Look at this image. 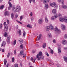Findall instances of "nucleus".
Instances as JSON below:
<instances>
[{
    "instance_id": "obj_41",
    "label": "nucleus",
    "mask_w": 67,
    "mask_h": 67,
    "mask_svg": "<svg viewBox=\"0 0 67 67\" xmlns=\"http://www.w3.org/2000/svg\"><path fill=\"white\" fill-rule=\"evenodd\" d=\"M7 35H8V33L6 32H5L4 34V36L5 37H7Z\"/></svg>"
},
{
    "instance_id": "obj_39",
    "label": "nucleus",
    "mask_w": 67,
    "mask_h": 67,
    "mask_svg": "<svg viewBox=\"0 0 67 67\" xmlns=\"http://www.w3.org/2000/svg\"><path fill=\"white\" fill-rule=\"evenodd\" d=\"M16 40H15L13 41V45H15V44H16Z\"/></svg>"
},
{
    "instance_id": "obj_58",
    "label": "nucleus",
    "mask_w": 67,
    "mask_h": 67,
    "mask_svg": "<svg viewBox=\"0 0 67 67\" xmlns=\"http://www.w3.org/2000/svg\"><path fill=\"white\" fill-rule=\"evenodd\" d=\"M20 66L21 67H22L23 66V64H22V63H20Z\"/></svg>"
},
{
    "instance_id": "obj_2",
    "label": "nucleus",
    "mask_w": 67,
    "mask_h": 67,
    "mask_svg": "<svg viewBox=\"0 0 67 67\" xmlns=\"http://www.w3.org/2000/svg\"><path fill=\"white\" fill-rule=\"evenodd\" d=\"M4 25V29L5 32H7L8 30V24H6V22H5L3 24Z\"/></svg>"
},
{
    "instance_id": "obj_50",
    "label": "nucleus",
    "mask_w": 67,
    "mask_h": 67,
    "mask_svg": "<svg viewBox=\"0 0 67 67\" xmlns=\"http://www.w3.org/2000/svg\"><path fill=\"white\" fill-rule=\"evenodd\" d=\"M19 35H21V30H19Z\"/></svg>"
},
{
    "instance_id": "obj_19",
    "label": "nucleus",
    "mask_w": 67,
    "mask_h": 67,
    "mask_svg": "<svg viewBox=\"0 0 67 67\" xmlns=\"http://www.w3.org/2000/svg\"><path fill=\"white\" fill-rule=\"evenodd\" d=\"M59 20L60 22H64V18H61L59 19Z\"/></svg>"
},
{
    "instance_id": "obj_44",
    "label": "nucleus",
    "mask_w": 67,
    "mask_h": 67,
    "mask_svg": "<svg viewBox=\"0 0 67 67\" xmlns=\"http://www.w3.org/2000/svg\"><path fill=\"white\" fill-rule=\"evenodd\" d=\"M30 19L31 21H34V18L33 17H31Z\"/></svg>"
},
{
    "instance_id": "obj_51",
    "label": "nucleus",
    "mask_w": 67,
    "mask_h": 67,
    "mask_svg": "<svg viewBox=\"0 0 67 67\" xmlns=\"http://www.w3.org/2000/svg\"><path fill=\"white\" fill-rule=\"evenodd\" d=\"M20 47L21 48H23V44H21L20 46Z\"/></svg>"
},
{
    "instance_id": "obj_57",
    "label": "nucleus",
    "mask_w": 67,
    "mask_h": 67,
    "mask_svg": "<svg viewBox=\"0 0 67 67\" xmlns=\"http://www.w3.org/2000/svg\"><path fill=\"white\" fill-rule=\"evenodd\" d=\"M61 2L62 4H64V0H62Z\"/></svg>"
},
{
    "instance_id": "obj_31",
    "label": "nucleus",
    "mask_w": 67,
    "mask_h": 67,
    "mask_svg": "<svg viewBox=\"0 0 67 67\" xmlns=\"http://www.w3.org/2000/svg\"><path fill=\"white\" fill-rule=\"evenodd\" d=\"M62 8H63L64 9H66L67 8V6L65 5H63L62 6Z\"/></svg>"
},
{
    "instance_id": "obj_61",
    "label": "nucleus",
    "mask_w": 67,
    "mask_h": 67,
    "mask_svg": "<svg viewBox=\"0 0 67 67\" xmlns=\"http://www.w3.org/2000/svg\"><path fill=\"white\" fill-rule=\"evenodd\" d=\"M7 22L8 24H9V23H10V22H9V20L7 21Z\"/></svg>"
},
{
    "instance_id": "obj_37",
    "label": "nucleus",
    "mask_w": 67,
    "mask_h": 67,
    "mask_svg": "<svg viewBox=\"0 0 67 67\" xmlns=\"http://www.w3.org/2000/svg\"><path fill=\"white\" fill-rule=\"evenodd\" d=\"M50 52L51 53L53 54L54 53V51H53V50L52 49H51L50 50Z\"/></svg>"
},
{
    "instance_id": "obj_6",
    "label": "nucleus",
    "mask_w": 67,
    "mask_h": 67,
    "mask_svg": "<svg viewBox=\"0 0 67 67\" xmlns=\"http://www.w3.org/2000/svg\"><path fill=\"white\" fill-rule=\"evenodd\" d=\"M8 3L9 5L8 7L9 10H11L12 9V4L11 3V2L10 1L8 2Z\"/></svg>"
},
{
    "instance_id": "obj_15",
    "label": "nucleus",
    "mask_w": 67,
    "mask_h": 67,
    "mask_svg": "<svg viewBox=\"0 0 67 67\" xmlns=\"http://www.w3.org/2000/svg\"><path fill=\"white\" fill-rule=\"evenodd\" d=\"M50 30L51 31H52V30H54V29H55V28L54 26H50Z\"/></svg>"
},
{
    "instance_id": "obj_53",
    "label": "nucleus",
    "mask_w": 67,
    "mask_h": 67,
    "mask_svg": "<svg viewBox=\"0 0 67 67\" xmlns=\"http://www.w3.org/2000/svg\"><path fill=\"white\" fill-rule=\"evenodd\" d=\"M30 16H32V15H33V13L32 12H30Z\"/></svg>"
},
{
    "instance_id": "obj_64",
    "label": "nucleus",
    "mask_w": 67,
    "mask_h": 67,
    "mask_svg": "<svg viewBox=\"0 0 67 67\" xmlns=\"http://www.w3.org/2000/svg\"><path fill=\"white\" fill-rule=\"evenodd\" d=\"M4 52V49H2V52L3 53Z\"/></svg>"
},
{
    "instance_id": "obj_5",
    "label": "nucleus",
    "mask_w": 67,
    "mask_h": 67,
    "mask_svg": "<svg viewBox=\"0 0 67 67\" xmlns=\"http://www.w3.org/2000/svg\"><path fill=\"white\" fill-rule=\"evenodd\" d=\"M24 52L23 50H21L20 51V54L21 55H23V57L25 58L26 56V54L25 53H24Z\"/></svg>"
},
{
    "instance_id": "obj_49",
    "label": "nucleus",
    "mask_w": 67,
    "mask_h": 67,
    "mask_svg": "<svg viewBox=\"0 0 67 67\" xmlns=\"http://www.w3.org/2000/svg\"><path fill=\"white\" fill-rule=\"evenodd\" d=\"M10 55V53H8L7 55V57L8 58H9V57Z\"/></svg>"
},
{
    "instance_id": "obj_52",
    "label": "nucleus",
    "mask_w": 67,
    "mask_h": 67,
    "mask_svg": "<svg viewBox=\"0 0 67 67\" xmlns=\"http://www.w3.org/2000/svg\"><path fill=\"white\" fill-rule=\"evenodd\" d=\"M0 29H2V24H0Z\"/></svg>"
},
{
    "instance_id": "obj_63",
    "label": "nucleus",
    "mask_w": 67,
    "mask_h": 67,
    "mask_svg": "<svg viewBox=\"0 0 67 67\" xmlns=\"http://www.w3.org/2000/svg\"><path fill=\"white\" fill-rule=\"evenodd\" d=\"M14 54L16 55V50L15 49L14 50Z\"/></svg>"
},
{
    "instance_id": "obj_24",
    "label": "nucleus",
    "mask_w": 67,
    "mask_h": 67,
    "mask_svg": "<svg viewBox=\"0 0 67 67\" xmlns=\"http://www.w3.org/2000/svg\"><path fill=\"white\" fill-rule=\"evenodd\" d=\"M11 18L12 19H13V18H14V14L13 13H12L11 14Z\"/></svg>"
},
{
    "instance_id": "obj_38",
    "label": "nucleus",
    "mask_w": 67,
    "mask_h": 67,
    "mask_svg": "<svg viewBox=\"0 0 67 67\" xmlns=\"http://www.w3.org/2000/svg\"><path fill=\"white\" fill-rule=\"evenodd\" d=\"M4 8V5H2L0 7V9H3Z\"/></svg>"
},
{
    "instance_id": "obj_42",
    "label": "nucleus",
    "mask_w": 67,
    "mask_h": 67,
    "mask_svg": "<svg viewBox=\"0 0 67 67\" xmlns=\"http://www.w3.org/2000/svg\"><path fill=\"white\" fill-rule=\"evenodd\" d=\"M61 29L63 31H64V30H65V29H66L65 27H63L62 28H61Z\"/></svg>"
},
{
    "instance_id": "obj_22",
    "label": "nucleus",
    "mask_w": 67,
    "mask_h": 67,
    "mask_svg": "<svg viewBox=\"0 0 67 67\" xmlns=\"http://www.w3.org/2000/svg\"><path fill=\"white\" fill-rule=\"evenodd\" d=\"M48 37L51 38L52 37V34L51 33H48Z\"/></svg>"
},
{
    "instance_id": "obj_33",
    "label": "nucleus",
    "mask_w": 67,
    "mask_h": 67,
    "mask_svg": "<svg viewBox=\"0 0 67 67\" xmlns=\"http://www.w3.org/2000/svg\"><path fill=\"white\" fill-rule=\"evenodd\" d=\"M19 42L20 43V44H22L23 43V40L21 39H20V40L19 41Z\"/></svg>"
},
{
    "instance_id": "obj_3",
    "label": "nucleus",
    "mask_w": 67,
    "mask_h": 67,
    "mask_svg": "<svg viewBox=\"0 0 67 67\" xmlns=\"http://www.w3.org/2000/svg\"><path fill=\"white\" fill-rule=\"evenodd\" d=\"M61 32V31L59 29H58L57 27H56L55 28V33L56 34H57V33L59 34Z\"/></svg>"
},
{
    "instance_id": "obj_30",
    "label": "nucleus",
    "mask_w": 67,
    "mask_h": 67,
    "mask_svg": "<svg viewBox=\"0 0 67 67\" xmlns=\"http://www.w3.org/2000/svg\"><path fill=\"white\" fill-rule=\"evenodd\" d=\"M23 17H24V16L21 15V16L20 18V20L21 21H22V19H23Z\"/></svg>"
},
{
    "instance_id": "obj_29",
    "label": "nucleus",
    "mask_w": 67,
    "mask_h": 67,
    "mask_svg": "<svg viewBox=\"0 0 67 67\" xmlns=\"http://www.w3.org/2000/svg\"><path fill=\"white\" fill-rule=\"evenodd\" d=\"M4 65L5 66V65H6L7 64V60H6V59H4Z\"/></svg>"
},
{
    "instance_id": "obj_8",
    "label": "nucleus",
    "mask_w": 67,
    "mask_h": 67,
    "mask_svg": "<svg viewBox=\"0 0 67 67\" xmlns=\"http://www.w3.org/2000/svg\"><path fill=\"white\" fill-rule=\"evenodd\" d=\"M54 16H52L51 18L52 20H56V18H57V15H55Z\"/></svg>"
},
{
    "instance_id": "obj_16",
    "label": "nucleus",
    "mask_w": 67,
    "mask_h": 67,
    "mask_svg": "<svg viewBox=\"0 0 67 67\" xmlns=\"http://www.w3.org/2000/svg\"><path fill=\"white\" fill-rule=\"evenodd\" d=\"M5 16L6 15H9V12L8 11H6L4 13Z\"/></svg>"
},
{
    "instance_id": "obj_26",
    "label": "nucleus",
    "mask_w": 67,
    "mask_h": 67,
    "mask_svg": "<svg viewBox=\"0 0 67 67\" xmlns=\"http://www.w3.org/2000/svg\"><path fill=\"white\" fill-rule=\"evenodd\" d=\"M5 42L3 41L2 44V46H4L5 45Z\"/></svg>"
},
{
    "instance_id": "obj_36",
    "label": "nucleus",
    "mask_w": 67,
    "mask_h": 67,
    "mask_svg": "<svg viewBox=\"0 0 67 67\" xmlns=\"http://www.w3.org/2000/svg\"><path fill=\"white\" fill-rule=\"evenodd\" d=\"M56 9H53L52 10V13L54 14L56 13Z\"/></svg>"
},
{
    "instance_id": "obj_56",
    "label": "nucleus",
    "mask_w": 67,
    "mask_h": 67,
    "mask_svg": "<svg viewBox=\"0 0 67 67\" xmlns=\"http://www.w3.org/2000/svg\"><path fill=\"white\" fill-rule=\"evenodd\" d=\"M46 55L47 56H48H48H49V54H48V53H46Z\"/></svg>"
},
{
    "instance_id": "obj_20",
    "label": "nucleus",
    "mask_w": 67,
    "mask_h": 67,
    "mask_svg": "<svg viewBox=\"0 0 67 67\" xmlns=\"http://www.w3.org/2000/svg\"><path fill=\"white\" fill-rule=\"evenodd\" d=\"M41 37H42V34H40L39 35V37H37V38H38V39H37V41H38L40 40L41 38Z\"/></svg>"
},
{
    "instance_id": "obj_40",
    "label": "nucleus",
    "mask_w": 67,
    "mask_h": 67,
    "mask_svg": "<svg viewBox=\"0 0 67 67\" xmlns=\"http://www.w3.org/2000/svg\"><path fill=\"white\" fill-rule=\"evenodd\" d=\"M65 26L63 24H62L61 25V28H62V27H65Z\"/></svg>"
},
{
    "instance_id": "obj_18",
    "label": "nucleus",
    "mask_w": 67,
    "mask_h": 67,
    "mask_svg": "<svg viewBox=\"0 0 67 67\" xmlns=\"http://www.w3.org/2000/svg\"><path fill=\"white\" fill-rule=\"evenodd\" d=\"M12 10L13 12H15V11H16V9H15V6L13 7Z\"/></svg>"
},
{
    "instance_id": "obj_46",
    "label": "nucleus",
    "mask_w": 67,
    "mask_h": 67,
    "mask_svg": "<svg viewBox=\"0 0 67 67\" xmlns=\"http://www.w3.org/2000/svg\"><path fill=\"white\" fill-rule=\"evenodd\" d=\"M14 65L15 67H19V66H18V64H15Z\"/></svg>"
},
{
    "instance_id": "obj_4",
    "label": "nucleus",
    "mask_w": 67,
    "mask_h": 67,
    "mask_svg": "<svg viewBox=\"0 0 67 67\" xmlns=\"http://www.w3.org/2000/svg\"><path fill=\"white\" fill-rule=\"evenodd\" d=\"M56 3L53 2V3H51L50 4V5L51 7H54V8L56 9L58 7L57 5H56Z\"/></svg>"
},
{
    "instance_id": "obj_11",
    "label": "nucleus",
    "mask_w": 67,
    "mask_h": 67,
    "mask_svg": "<svg viewBox=\"0 0 67 67\" xmlns=\"http://www.w3.org/2000/svg\"><path fill=\"white\" fill-rule=\"evenodd\" d=\"M46 30L47 31H49L50 30V26H47L46 27Z\"/></svg>"
},
{
    "instance_id": "obj_12",
    "label": "nucleus",
    "mask_w": 67,
    "mask_h": 67,
    "mask_svg": "<svg viewBox=\"0 0 67 67\" xmlns=\"http://www.w3.org/2000/svg\"><path fill=\"white\" fill-rule=\"evenodd\" d=\"M42 1L44 4H46L47 3V1L49 2V0H42Z\"/></svg>"
},
{
    "instance_id": "obj_25",
    "label": "nucleus",
    "mask_w": 67,
    "mask_h": 67,
    "mask_svg": "<svg viewBox=\"0 0 67 67\" xmlns=\"http://www.w3.org/2000/svg\"><path fill=\"white\" fill-rule=\"evenodd\" d=\"M63 58L64 59V60L65 62H67V57H64Z\"/></svg>"
},
{
    "instance_id": "obj_7",
    "label": "nucleus",
    "mask_w": 67,
    "mask_h": 67,
    "mask_svg": "<svg viewBox=\"0 0 67 67\" xmlns=\"http://www.w3.org/2000/svg\"><path fill=\"white\" fill-rule=\"evenodd\" d=\"M7 42L8 44H9L10 43V38H11V37L10 36H8L7 37Z\"/></svg>"
},
{
    "instance_id": "obj_45",
    "label": "nucleus",
    "mask_w": 67,
    "mask_h": 67,
    "mask_svg": "<svg viewBox=\"0 0 67 67\" xmlns=\"http://www.w3.org/2000/svg\"><path fill=\"white\" fill-rule=\"evenodd\" d=\"M16 21H17V22H18L20 24H22V23L20 21L17 20Z\"/></svg>"
},
{
    "instance_id": "obj_1",
    "label": "nucleus",
    "mask_w": 67,
    "mask_h": 67,
    "mask_svg": "<svg viewBox=\"0 0 67 67\" xmlns=\"http://www.w3.org/2000/svg\"><path fill=\"white\" fill-rule=\"evenodd\" d=\"M42 55V52H40L38 54L37 56L36 57L37 58L38 60H40L41 59H44V56H42V57H40V56H41Z\"/></svg>"
},
{
    "instance_id": "obj_23",
    "label": "nucleus",
    "mask_w": 67,
    "mask_h": 67,
    "mask_svg": "<svg viewBox=\"0 0 67 67\" xmlns=\"http://www.w3.org/2000/svg\"><path fill=\"white\" fill-rule=\"evenodd\" d=\"M48 4H45L44 7L45 9H48Z\"/></svg>"
},
{
    "instance_id": "obj_35",
    "label": "nucleus",
    "mask_w": 67,
    "mask_h": 67,
    "mask_svg": "<svg viewBox=\"0 0 67 67\" xmlns=\"http://www.w3.org/2000/svg\"><path fill=\"white\" fill-rule=\"evenodd\" d=\"M27 27H29V28H32V26H31V25L30 24H28L27 25Z\"/></svg>"
},
{
    "instance_id": "obj_48",
    "label": "nucleus",
    "mask_w": 67,
    "mask_h": 67,
    "mask_svg": "<svg viewBox=\"0 0 67 67\" xmlns=\"http://www.w3.org/2000/svg\"><path fill=\"white\" fill-rule=\"evenodd\" d=\"M53 43H56V40L54 39L53 40Z\"/></svg>"
},
{
    "instance_id": "obj_17",
    "label": "nucleus",
    "mask_w": 67,
    "mask_h": 67,
    "mask_svg": "<svg viewBox=\"0 0 67 67\" xmlns=\"http://www.w3.org/2000/svg\"><path fill=\"white\" fill-rule=\"evenodd\" d=\"M58 53H61V49L59 47L58 48Z\"/></svg>"
},
{
    "instance_id": "obj_32",
    "label": "nucleus",
    "mask_w": 67,
    "mask_h": 67,
    "mask_svg": "<svg viewBox=\"0 0 67 67\" xmlns=\"http://www.w3.org/2000/svg\"><path fill=\"white\" fill-rule=\"evenodd\" d=\"M25 35H26V32H25V31L24 30L23 31V36L24 37H25Z\"/></svg>"
},
{
    "instance_id": "obj_9",
    "label": "nucleus",
    "mask_w": 67,
    "mask_h": 67,
    "mask_svg": "<svg viewBox=\"0 0 67 67\" xmlns=\"http://www.w3.org/2000/svg\"><path fill=\"white\" fill-rule=\"evenodd\" d=\"M20 9L21 8H20V6H17L16 8V11L18 12L19 11H20Z\"/></svg>"
},
{
    "instance_id": "obj_28",
    "label": "nucleus",
    "mask_w": 67,
    "mask_h": 67,
    "mask_svg": "<svg viewBox=\"0 0 67 67\" xmlns=\"http://www.w3.org/2000/svg\"><path fill=\"white\" fill-rule=\"evenodd\" d=\"M45 21L46 23H48V19L47 17H45Z\"/></svg>"
},
{
    "instance_id": "obj_43",
    "label": "nucleus",
    "mask_w": 67,
    "mask_h": 67,
    "mask_svg": "<svg viewBox=\"0 0 67 67\" xmlns=\"http://www.w3.org/2000/svg\"><path fill=\"white\" fill-rule=\"evenodd\" d=\"M57 67H62V66L59 64H57Z\"/></svg>"
},
{
    "instance_id": "obj_55",
    "label": "nucleus",
    "mask_w": 67,
    "mask_h": 67,
    "mask_svg": "<svg viewBox=\"0 0 67 67\" xmlns=\"http://www.w3.org/2000/svg\"><path fill=\"white\" fill-rule=\"evenodd\" d=\"M50 62L51 63V64H52V65H54V63L53 62H52V61H51L50 60Z\"/></svg>"
},
{
    "instance_id": "obj_54",
    "label": "nucleus",
    "mask_w": 67,
    "mask_h": 67,
    "mask_svg": "<svg viewBox=\"0 0 67 67\" xmlns=\"http://www.w3.org/2000/svg\"><path fill=\"white\" fill-rule=\"evenodd\" d=\"M12 62H14V57H13L12 58Z\"/></svg>"
},
{
    "instance_id": "obj_34",
    "label": "nucleus",
    "mask_w": 67,
    "mask_h": 67,
    "mask_svg": "<svg viewBox=\"0 0 67 67\" xmlns=\"http://www.w3.org/2000/svg\"><path fill=\"white\" fill-rule=\"evenodd\" d=\"M55 15H57V17H60V16H62V14H59L57 15V14H56Z\"/></svg>"
},
{
    "instance_id": "obj_27",
    "label": "nucleus",
    "mask_w": 67,
    "mask_h": 67,
    "mask_svg": "<svg viewBox=\"0 0 67 67\" xmlns=\"http://www.w3.org/2000/svg\"><path fill=\"white\" fill-rule=\"evenodd\" d=\"M46 47V44L45 43H44L42 45V47L43 48H45Z\"/></svg>"
},
{
    "instance_id": "obj_14",
    "label": "nucleus",
    "mask_w": 67,
    "mask_h": 67,
    "mask_svg": "<svg viewBox=\"0 0 67 67\" xmlns=\"http://www.w3.org/2000/svg\"><path fill=\"white\" fill-rule=\"evenodd\" d=\"M62 43L64 45H66L67 44V41L65 40H63L62 41Z\"/></svg>"
},
{
    "instance_id": "obj_10",
    "label": "nucleus",
    "mask_w": 67,
    "mask_h": 67,
    "mask_svg": "<svg viewBox=\"0 0 67 67\" xmlns=\"http://www.w3.org/2000/svg\"><path fill=\"white\" fill-rule=\"evenodd\" d=\"M43 22V19L42 18L40 19L38 21V23L39 24H42Z\"/></svg>"
},
{
    "instance_id": "obj_59",
    "label": "nucleus",
    "mask_w": 67,
    "mask_h": 67,
    "mask_svg": "<svg viewBox=\"0 0 67 67\" xmlns=\"http://www.w3.org/2000/svg\"><path fill=\"white\" fill-rule=\"evenodd\" d=\"M32 1L33 3H35V0H32Z\"/></svg>"
},
{
    "instance_id": "obj_13",
    "label": "nucleus",
    "mask_w": 67,
    "mask_h": 67,
    "mask_svg": "<svg viewBox=\"0 0 67 67\" xmlns=\"http://www.w3.org/2000/svg\"><path fill=\"white\" fill-rule=\"evenodd\" d=\"M36 60V58H34L33 59V57H32L31 58V59H30V60L32 61L34 63L35 62V60Z\"/></svg>"
},
{
    "instance_id": "obj_21",
    "label": "nucleus",
    "mask_w": 67,
    "mask_h": 67,
    "mask_svg": "<svg viewBox=\"0 0 67 67\" xmlns=\"http://www.w3.org/2000/svg\"><path fill=\"white\" fill-rule=\"evenodd\" d=\"M64 22H66L67 23V17L65 16L64 17Z\"/></svg>"
},
{
    "instance_id": "obj_62",
    "label": "nucleus",
    "mask_w": 67,
    "mask_h": 67,
    "mask_svg": "<svg viewBox=\"0 0 67 67\" xmlns=\"http://www.w3.org/2000/svg\"><path fill=\"white\" fill-rule=\"evenodd\" d=\"M18 15H17V14H16L15 15V18H18Z\"/></svg>"
},
{
    "instance_id": "obj_60",
    "label": "nucleus",
    "mask_w": 67,
    "mask_h": 67,
    "mask_svg": "<svg viewBox=\"0 0 67 67\" xmlns=\"http://www.w3.org/2000/svg\"><path fill=\"white\" fill-rule=\"evenodd\" d=\"M64 50H67V47H65L64 48Z\"/></svg>"
},
{
    "instance_id": "obj_47",
    "label": "nucleus",
    "mask_w": 67,
    "mask_h": 67,
    "mask_svg": "<svg viewBox=\"0 0 67 67\" xmlns=\"http://www.w3.org/2000/svg\"><path fill=\"white\" fill-rule=\"evenodd\" d=\"M64 37L65 38H67V35L65 34L64 35Z\"/></svg>"
}]
</instances>
